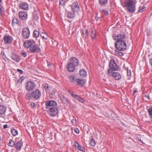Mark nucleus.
Listing matches in <instances>:
<instances>
[{
    "instance_id": "nucleus-37",
    "label": "nucleus",
    "mask_w": 152,
    "mask_h": 152,
    "mask_svg": "<svg viewBox=\"0 0 152 152\" xmlns=\"http://www.w3.org/2000/svg\"><path fill=\"white\" fill-rule=\"evenodd\" d=\"M89 144L92 146H94L96 144V142L93 139H91Z\"/></svg>"
},
{
    "instance_id": "nucleus-28",
    "label": "nucleus",
    "mask_w": 152,
    "mask_h": 152,
    "mask_svg": "<svg viewBox=\"0 0 152 152\" xmlns=\"http://www.w3.org/2000/svg\"><path fill=\"white\" fill-rule=\"evenodd\" d=\"M59 97L61 101L63 103L66 102L67 101L66 99L63 95H61L59 96Z\"/></svg>"
},
{
    "instance_id": "nucleus-54",
    "label": "nucleus",
    "mask_w": 152,
    "mask_h": 152,
    "mask_svg": "<svg viewBox=\"0 0 152 152\" xmlns=\"http://www.w3.org/2000/svg\"><path fill=\"white\" fill-rule=\"evenodd\" d=\"M8 126L7 124L4 125L3 126V128L4 129L7 128H8Z\"/></svg>"
},
{
    "instance_id": "nucleus-22",
    "label": "nucleus",
    "mask_w": 152,
    "mask_h": 152,
    "mask_svg": "<svg viewBox=\"0 0 152 152\" xmlns=\"http://www.w3.org/2000/svg\"><path fill=\"white\" fill-rule=\"evenodd\" d=\"M35 83L31 81H29V91H32L35 87Z\"/></svg>"
},
{
    "instance_id": "nucleus-5",
    "label": "nucleus",
    "mask_w": 152,
    "mask_h": 152,
    "mask_svg": "<svg viewBox=\"0 0 152 152\" xmlns=\"http://www.w3.org/2000/svg\"><path fill=\"white\" fill-rule=\"evenodd\" d=\"M126 35L125 33H122L119 34L117 36L113 35V37L115 40H124V39L125 38Z\"/></svg>"
},
{
    "instance_id": "nucleus-55",
    "label": "nucleus",
    "mask_w": 152,
    "mask_h": 152,
    "mask_svg": "<svg viewBox=\"0 0 152 152\" xmlns=\"http://www.w3.org/2000/svg\"><path fill=\"white\" fill-rule=\"evenodd\" d=\"M149 61L151 65L152 66V58H151L149 59Z\"/></svg>"
},
{
    "instance_id": "nucleus-38",
    "label": "nucleus",
    "mask_w": 152,
    "mask_h": 152,
    "mask_svg": "<svg viewBox=\"0 0 152 152\" xmlns=\"http://www.w3.org/2000/svg\"><path fill=\"white\" fill-rule=\"evenodd\" d=\"M37 12L36 11L34 12L33 15V17H34V19L36 20H37L39 18L38 16L37 15Z\"/></svg>"
},
{
    "instance_id": "nucleus-59",
    "label": "nucleus",
    "mask_w": 152,
    "mask_h": 152,
    "mask_svg": "<svg viewBox=\"0 0 152 152\" xmlns=\"http://www.w3.org/2000/svg\"><path fill=\"white\" fill-rule=\"evenodd\" d=\"M22 81V80H21L20 78L18 80V82L19 83H21Z\"/></svg>"
},
{
    "instance_id": "nucleus-64",
    "label": "nucleus",
    "mask_w": 152,
    "mask_h": 152,
    "mask_svg": "<svg viewBox=\"0 0 152 152\" xmlns=\"http://www.w3.org/2000/svg\"><path fill=\"white\" fill-rule=\"evenodd\" d=\"M48 66L49 67H50L51 66V64H49L48 65Z\"/></svg>"
},
{
    "instance_id": "nucleus-49",
    "label": "nucleus",
    "mask_w": 152,
    "mask_h": 152,
    "mask_svg": "<svg viewBox=\"0 0 152 152\" xmlns=\"http://www.w3.org/2000/svg\"><path fill=\"white\" fill-rule=\"evenodd\" d=\"M17 71L20 74H22L23 73V72L22 70L19 69H17Z\"/></svg>"
},
{
    "instance_id": "nucleus-33",
    "label": "nucleus",
    "mask_w": 152,
    "mask_h": 152,
    "mask_svg": "<svg viewBox=\"0 0 152 152\" xmlns=\"http://www.w3.org/2000/svg\"><path fill=\"white\" fill-rule=\"evenodd\" d=\"M91 37L93 39H95L96 37V33L95 31L92 30L91 32Z\"/></svg>"
},
{
    "instance_id": "nucleus-9",
    "label": "nucleus",
    "mask_w": 152,
    "mask_h": 152,
    "mask_svg": "<svg viewBox=\"0 0 152 152\" xmlns=\"http://www.w3.org/2000/svg\"><path fill=\"white\" fill-rule=\"evenodd\" d=\"M12 40V37L10 36L5 35L4 37V40L6 44H11Z\"/></svg>"
},
{
    "instance_id": "nucleus-46",
    "label": "nucleus",
    "mask_w": 152,
    "mask_h": 152,
    "mask_svg": "<svg viewBox=\"0 0 152 152\" xmlns=\"http://www.w3.org/2000/svg\"><path fill=\"white\" fill-rule=\"evenodd\" d=\"M76 121L75 119H73L71 121V122L73 124H76Z\"/></svg>"
},
{
    "instance_id": "nucleus-61",
    "label": "nucleus",
    "mask_w": 152,
    "mask_h": 152,
    "mask_svg": "<svg viewBox=\"0 0 152 152\" xmlns=\"http://www.w3.org/2000/svg\"><path fill=\"white\" fill-rule=\"evenodd\" d=\"M137 92V91L135 89L133 92V94H134Z\"/></svg>"
},
{
    "instance_id": "nucleus-4",
    "label": "nucleus",
    "mask_w": 152,
    "mask_h": 152,
    "mask_svg": "<svg viewBox=\"0 0 152 152\" xmlns=\"http://www.w3.org/2000/svg\"><path fill=\"white\" fill-rule=\"evenodd\" d=\"M41 93L40 91L38 89H36V91H32L30 95L29 98L30 99H33L35 100L38 99L41 96Z\"/></svg>"
},
{
    "instance_id": "nucleus-20",
    "label": "nucleus",
    "mask_w": 152,
    "mask_h": 152,
    "mask_svg": "<svg viewBox=\"0 0 152 152\" xmlns=\"http://www.w3.org/2000/svg\"><path fill=\"white\" fill-rule=\"evenodd\" d=\"M75 66L73 65L72 64L69 63L67 69L69 72H72L75 70Z\"/></svg>"
},
{
    "instance_id": "nucleus-12",
    "label": "nucleus",
    "mask_w": 152,
    "mask_h": 152,
    "mask_svg": "<svg viewBox=\"0 0 152 152\" xmlns=\"http://www.w3.org/2000/svg\"><path fill=\"white\" fill-rule=\"evenodd\" d=\"M23 35L24 38L26 39L28 38V28L25 27L23 28Z\"/></svg>"
},
{
    "instance_id": "nucleus-10",
    "label": "nucleus",
    "mask_w": 152,
    "mask_h": 152,
    "mask_svg": "<svg viewBox=\"0 0 152 152\" xmlns=\"http://www.w3.org/2000/svg\"><path fill=\"white\" fill-rule=\"evenodd\" d=\"M112 76L115 80L120 79L121 76L119 73L115 72H112L110 76Z\"/></svg>"
},
{
    "instance_id": "nucleus-1",
    "label": "nucleus",
    "mask_w": 152,
    "mask_h": 152,
    "mask_svg": "<svg viewBox=\"0 0 152 152\" xmlns=\"http://www.w3.org/2000/svg\"><path fill=\"white\" fill-rule=\"evenodd\" d=\"M121 4L129 12L133 13L134 12L135 10V5L133 0H126L124 2H122Z\"/></svg>"
},
{
    "instance_id": "nucleus-40",
    "label": "nucleus",
    "mask_w": 152,
    "mask_h": 152,
    "mask_svg": "<svg viewBox=\"0 0 152 152\" xmlns=\"http://www.w3.org/2000/svg\"><path fill=\"white\" fill-rule=\"evenodd\" d=\"M115 53L117 54L119 56H122L123 55V53L121 52L118 51L117 50H115Z\"/></svg>"
},
{
    "instance_id": "nucleus-25",
    "label": "nucleus",
    "mask_w": 152,
    "mask_h": 152,
    "mask_svg": "<svg viewBox=\"0 0 152 152\" xmlns=\"http://www.w3.org/2000/svg\"><path fill=\"white\" fill-rule=\"evenodd\" d=\"M15 24L19 25L20 24V23L17 19L14 18L12 20V26H15Z\"/></svg>"
},
{
    "instance_id": "nucleus-35",
    "label": "nucleus",
    "mask_w": 152,
    "mask_h": 152,
    "mask_svg": "<svg viewBox=\"0 0 152 152\" xmlns=\"http://www.w3.org/2000/svg\"><path fill=\"white\" fill-rule=\"evenodd\" d=\"M99 3L101 5H104L106 4L107 2V0H99Z\"/></svg>"
},
{
    "instance_id": "nucleus-58",
    "label": "nucleus",
    "mask_w": 152,
    "mask_h": 152,
    "mask_svg": "<svg viewBox=\"0 0 152 152\" xmlns=\"http://www.w3.org/2000/svg\"><path fill=\"white\" fill-rule=\"evenodd\" d=\"M20 78L21 79V80H22V81H23V80H24V79H25V77H24L22 76V77H21Z\"/></svg>"
},
{
    "instance_id": "nucleus-44",
    "label": "nucleus",
    "mask_w": 152,
    "mask_h": 152,
    "mask_svg": "<svg viewBox=\"0 0 152 152\" xmlns=\"http://www.w3.org/2000/svg\"><path fill=\"white\" fill-rule=\"evenodd\" d=\"M78 100L81 103H83L84 102V100L83 98L80 97Z\"/></svg>"
},
{
    "instance_id": "nucleus-50",
    "label": "nucleus",
    "mask_w": 152,
    "mask_h": 152,
    "mask_svg": "<svg viewBox=\"0 0 152 152\" xmlns=\"http://www.w3.org/2000/svg\"><path fill=\"white\" fill-rule=\"evenodd\" d=\"M145 97L146 98H147L148 100L150 99V96L148 94H146L145 96Z\"/></svg>"
},
{
    "instance_id": "nucleus-8",
    "label": "nucleus",
    "mask_w": 152,
    "mask_h": 152,
    "mask_svg": "<svg viewBox=\"0 0 152 152\" xmlns=\"http://www.w3.org/2000/svg\"><path fill=\"white\" fill-rule=\"evenodd\" d=\"M58 113V109L56 107H52L49 108V114L52 116L56 115Z\"/></svg>"
},
{
    "instance_id": "nucleus-7",
    "label": "nucleus",
    "mask_w": 152,
    "mask_h": 152,
    "mask_svg": "<svg viewBox=\"0 0 152 152\" xmlns=\"http://www.w3.org/2000/svg\"><path fill=\"white\" fill-rule=\"evenodd\" d=\"M71 7L73 12H77L79 11L80 7L76 1H75L71 5Z\"/></svg>"
},
{
    "instance_id": "nucleus-19",
    "label": "nucleus",
    "mask_w": 152,
    "mask_h": 152,
    "mask_svg": "<svg viewBox=\"0 0 152 152\" xmlns=\"http://www.w3.org/2000/svg\"><path fill=\"white\" fill-rule=\"evenodd\" d=\"M76 82L80 86H83L85 84V81L82 79H77L76 80Z\"/></svg>"
},
{
    "instance_id": "nucleus-36",
    "label": "nucleus",
    "mask_w": 152,
    "mask_h": 152,
    "mask_svg": "<svg viewBox=\"0 0 152 152\" xmlns=\"http://www.w3.org/2000/svg\"><path fill=\"white\" fill-rule=\"evenodd\" d=\"M23 45L25 48H28V40H27L23 44Z\"/></svg>"
},
{
    "instance_id": "nucleus-23",
    "label": "nucleus",
    "mask_w": 152,
    "mask_h": 152,
    "mask_svg": "<svg viewBox=\"0 0 152 152\" xmlns=\"http://www.w3.org/2000/svg\"><path fill=\"white\" fill-rule=\"evenodd\" d=\"M74 12H67V18L69 19L73 18L75 16Z\"/></svg>"
},
{
    "instance_id": "nucleus-48",
    "label": "nucleus",
    "mask_w": 152,
    "mask_h": 152,
    "mask_svg": "<svg viewBox=\"0 0 152 152\" xmlns=\"http://www.w3.org/2000/svg\"><path fill=\"white\" fill-rule=\"evenodd\" d=\"M74 131L77 134H78L79 133V129L77 128L75 129Z\"/></svg>"
},
{
    "instance_id": "nucleus-15",
    "label": "nucleus",
    "mask_w": 152,
    "mask_h": 152,
    "mask_svg": "<svg viewBox=\"0 0 152 152\" xmlns=\"http://www.w3.org/2000/svg\"><path fill=\"white\" fill-rule=\"evenodd\" d=\"M6 109V107L5 106L0 105V116L5 114Z\"/></svg>"
},
{
    "instance_id": "nucleus-27",
    "label": "nucleus",
    "mask_w": 152,
    "mask_h": 152,
    "mask_svg": "<svg viewBox=\"0 0 152 152\" xmlns=\"http://www.w3.org/2000/svg\"><path fill=\"white\" fill-rule=\"evenodd\" d=\"M36 44V42L33 39L29 40V48Z\"/></svg>"
},
{
    "instance_id": "nucleus-45",
    "label": "nucleus",
    "mask_w": 152,
    "mask_h": 152,
    "mask_svg": "<svg viewBox=\"0 0 152 152\" xmlns=\"http://www.w3.org/2000/svg\"><path fill=\"white\" fill-rule=\"evenodd\" d=\"M102 12H104L107 15L108 14V12L107 10H102Z\"/></svg>"
},
{
    "instance_id": "nucleus-47",
    "label": "nucleus",
    "mask_w": 152,
    "mask_h": 152,
    "mask_svg": "<svg viewBox=\"0 0 152 152\" xmlns=\"http://www.w3.org/2000/svg\"><path fill=\"white\" fill-rule=\"evenodd\" d=\"M45 88V90H47L48 89L49 86L48 84H46L44 86Z\"/></svg>"
},
{
    "instance_id": "nucleus-62",
    "label": "nucleus",
    "mask_w": 152,
    "mask_h": 152,
    "mask_svg": "<svg viewBox=\"0 0 152 152\" xmlns=\"http://www.w3.org/2000/svg\"><path fill=\"white\" fill-rule=\"evenodd\" d=\"M1 54L2 55H4L5 54V53L4 51H2L1 52Z\"/></svg>"
},
{
    "instance_id": "nucleus-11",
    "label": "nucleus",
    "mask_w": 152,
    "mask_h": 152,
    "mask_svg": "<svg viewBox=\"0 0 152 152\" xmlns=\"http://www.w3.org/2000/svg\"><path fill=\"white\" fill-rule=\"evenodd\" d=\"M78 61L77 58L74 57L71 58L69 63L76 66L78 65Z\"/></svg>"
},
{
    "instance_id": "nucleus-24",
    "label": "nucleus",
    "mask_w": 152,
    "mask_h": 152,
    "mask_svg": "<svg viewBox=\"0 0 152 152\" xmlns=\"http://www.w3.org/2000/svg\"><path fill=\"white\" fill-rule=\"evenodd\" d=\"M80 75L81 77H85L87 75V73L86 71L84 70H81L79 71Z\"/></svg>"
},
{
    "instance_id": "nucleus-17",
    "label": "nucleus",
    "mask_w": 152,
    "mask_h": 152,
    "mask_svg": "<svg viewBox=\"0 0 152 152\" xmlns=\"http://www.w3.org/2000/svg\"><path fill=\"white\" fill-rule=\"evenodd\" d=\"M28 4L25 2H21L19 4L20 7L22 9L24 10H27L28 9Z\"/></svg>"
},
{
    "instance_id": "nucleus-32",
    "label": "nucleus",
    "mask_w": 152,
    "mask_h": 152,
    "mask_svg": "<svg viewBox=\"0 0 152 152\" xmlns=\"http://www.w3.org/2000/svg\"><path fill=\"white\" fill-rule=\"evenodd\" d=\"M11 132L13 136H15L18 134V131L14 129H12L11 130Z\"/></svg>"
},
{
    "instance_id": "nucleus-53",
    "label": "nucleus",
    "mask_w": 152,
    "mask_h": 152,
    "mask_svg": "<svg viewBox=\"0 0 152 152\" xmlns=\"http://www.w3.org/2000/svg\"><path fill=\"white\" fill-rule=\"evenodd\" d=\"M144 9H145V7L143 8L142 9H140L139 10V12H142L144 10Z\"/></svg>"
},
{
    "instance_id": "nucleus-6",
    "label": "nucleus",
    "mask_w": 152,
    "mask_h": 152,
    "mask_svg": "<svg viewBox=\"0 0 152 152\" xmlns=\"http://www.w3.org/2000/svg\"><path fill=\"white\" fill-rule=\"evenodd\" d=\"M29 48V51L32 53H39L41 51L40 48L37 44Z\"/></svg>"
},
{
    "instance_id": "nucleus-34",
    "label": "nucleus",
    "mask_w": 152,
    "mask_h": 152,
    "mask_svg": "<svg viewBox=\"0 0 152 152\" xmlns=\"http://www.w3.org/2000/svg\"><path fill=\"white\" fill-rule=\"evenodd\" d=\"M40 36L43 39H47L48 38V35L45 33L42 32L40 34Z\"/></svg>"
},
{
    "instance_id": "nucleus-2",
    "label": "nucleus",
    "mask_w": 152,
    "mask_h": 152,
    "mask_svg": "<svg viewBox=\"0 0 152 152\" xmlns=\"http://www.w3.org/2000/svg\"><path fill=\"white\" fill-rule=\"evenodd\" d=\"M109 66L110 68L108 69L107 73L109 75H110L111 72L113 71H117L119 68L117 65L115 61L113 59L110 60Z\"/></svg>"
},
{
    "instance_id": "nucleus-16",
    "label": "nucleus",
    "mask_w": 152,
    "mask_h": 152,
    "mask_svg": "<svg viewBox=\"0 0 152 152\" xmlns=\"http://www.w3.org/2000/svg\"><path fill=\"white\" fill-rule=\"evenodd\" d=\"M23 146V143L20 141H19L17 142L15 144V147L16 148L17 150L18 151L21 149V147Z\"/></svg>"
},
{
    "instance_id": "nucleus-63",
    "label": "nucleus",
    "mask_w": 152,
    "mask_h": 152,
    "mask_svg": "<svg viewBox=\"0 0 152 152\" xmlns=\"http://www.w3.org/2000/svg\"><path fill=\"white\" fill-rule=\"evenodd\" d=\"M88 33V30L87 29H86V34Z\"/></svg>"
},
{
    "instance_id": "nucleus-13",
    "label": "nucleus",
    "mask_w": 152,
    "mask_h": 152,
    "mask_svg": "<svg viewBox=\"0 0 152 152\" xmlns=\"http://www.w3.org/2000/svg\"><path fill=\"white\" fill-rule=\"evenodd\" d=\"M45 105L47 106H56L57 105V103L53 100L48 101L45 103Z\"/></svg>"
},
{
    "instance_id": "nucleus-14",
    "label": "nucleus",
    "mask_w": 152,
    "mask_h": 152,
    "mask_svg": "<svg viewBox=\"0 0 152 152\" xmlns=\"http://www.w3.org/2000/svg\"><path fill=\"white\" fill-rule=\"evenodd\" d=\"M19 15L21 19L24 20L27 18L28 14L25 12H20L19 13Z\"/></svg>"
},
{
    "instance_id": "nucleus-57",
    "label": "nucleus",
    "mask_w": 152,
    "mask_h": 152,
    "mask_svg": "<svg viewBox=\"0 0 152 152\" xmlns=\"http://www.w3.org/2000/svg\"><path fill=\"white\" fill-rule=\"evenodd\" d=\"M71 96H72L74 98V97H75V96H76V94H73V93H71Z\"/></svg>"
},
{
    "instance_id": "nucleus-42",
    "label": "nucleus",
    "mask_w": 152,
    "mask_h": 152,
    "mask_svg": "<svg viewBox=\"0 0 152 152\" xmlns=\"http://www.w3.org/2000/svg\"><path fill=\"white\" fill-rule=\"evenodd\" d=\"M127 75L129 77H130L131 75V72L130 70H128L127 71Z\"/></svg>"
},
{
    "instance_id": "nucleus-52",
    "label": "nucleus",
    "mask_w": 152,
    "mask_h": 152,
    "mask_svg": "<svg viewBox=\"0 0 152 152\" xmlns=\"http://www.w3.org/2000/svg\"><path fill=\"white\" fill-rule=\"evenodd\" d=\"M80 97V96L79 95H76L74 98L78 100Z\"/></svg>"
},
{
    "instance_id": "nucleus-51",
    "label": "nucleus",
    "mask_w": 152,
    "mask_h": 152,
    "mask_svg": "<svg viewBox=\"0 0 152 152\" xmlns=\"http://www.w3.org/2000/svg\"><path fill=\"white\" fill-rule=\"evenodd\" d=\"M3 10H2L1 7H0V15H1L2 13L3 12Z\"/></svg>"
},
{
    "instance_id": "nucleus-43",
    "label": "nucleus",
    "mask_w": 152,
    "mask_h": 152,
    "mask_svg": "<svg viewBox=\"0 0 152 152\" xmlns=\"http://www.w3.org/2000/svg\"><path fill=\"white\" fill-rule=\"evenodd\" d=\"M64 0H60L59 2V4L62 5H63L64 4Z\"/></svg>"
},
{
    "instance_id": "nucleus-39",
    "label": "nucleus",
    "mask_w": 152,
    "mask_h": 152,
    "mask_svg": "<svg viewBox=\"0 0 152 152\" xmlns=\"http://www.w3.org/2000/svg\"><path fill=\"white\" fill-rule=\"evenodd\" d=\"M35 107V104L34 102H31L30 103V107L31 108H34Z\"/></svg>"
},
{
    "instance_id": "nucleus-31",
    "label": "nucleus",
    "mask_w": 152,
    "mask_h": 152,
    "mask_svg": "<svg viewBox=\"0 0 152 152\" xmlns=\"http://www.w3.org/2000/svg\"><path fill=\"white\" fill-rule=\"evenodd\" d=\"M15 143L14 142V141H13L12 140H10L9 141V142L8 144V145L9 146L11 147H13L15 145Z\"/></svg>"
},
{
    "instance_id": "nucleus-26",
    "label": "nucleus",
    "mask_w": 152,
    "mask_h": 152,
    "mask_svg": "<svg viewBox=\"0 0 152 152\" xmlns=\"http://www.w3.org/2000/svg\"><path fill=\"white\" fill-rule=\"evenodd\" d=\"M69 79L71 82L74 83L75 81L76 82V80L77 79H76V77L75 76L72 75L69 76Z\"/></svg>"
},
{
    "instance_id": "nucleus-18",
    "label": "nucleus",
    "mask_w": 152,
    "mask_h": 152,
    "mask_svg": "<svg viewBox=\"0 0 152 152\" xmlns=\"http://www.w3.org/2000/svg\"><path fill=\"white\" fill-rule=\"evenodd\" d=\"M11 58L12 59L17 62H18L20 61V58L15 53H12L11 55Z\"/></svg>"
},
{
    "instance_id": "nucleus-3",
    "label": "nucleus",
    "mask_w": 152,
    "mask_h": 152,
    "mask_svg": "<svg viewBox=\"0 0 152 152\" xmlns=\"http://www.w3.org/2000/svg\"><path fill=\"white\" fill-rule=\"evenodd\" d=\"M115 45V48L119 51L125 50L127 47L126 44L124 40L117 41Z\"/></svg>"
},
{
    "instance_id": "nucleus-56",
    "label": "nucleus",
    "mask_w": 152,
    "mask_h": 152,
    "mask_svg": "<svg viewBox=\"0 0 152 152\" xmlns=\"http://www.w3.org/2000/svg\"><path fill=\"white\" fill-rule=\"evenodd\" d=\"M28 81L27 82V84H26V89H27V90L28 91Z\"/></svg>"
},
{
    "instance_id": "nucleus-41",
    "label": "nucleus",
    "mask_w": 152,
    "mask_h": 152,
    "mask_svg": "<svg viewBox=\"0 0 152 152\" xmlns=\"http://www.w3.org/2000/svg\"><path fill=\"white\" fill-rule=\"evenodd\" d=\"M21 54L22 56L24 57H26L27 56V54L26 53L23 51H22L21 52Z\"/></svg>"
},
{
    "instance_id": "nucleus-29",
    "label": "nucleus",
    "mask_w": 152,
    "mask_h": 152,
    "mask_svg": "<svg viewBox=\"0 0 152 152\" xmlns=\"http://www.w3.org/2000/svg\"><path fill=\"white\" fill-rule=\"evenodd\" d=\"M39 32L37 30H34L33 32V36L34 37H37L39 36Z\"/></svg>"
},
{
    "instance_id": "nucleus-21",
    "label": "nucleus",
    "mask_w": 152,
    "mask_h": 152,
    "mask_svg": "<svg viewBox=\"0 0 152 152\" xmlns=\"http://www.w3.org/2000/svg\"><path fill=\"white\" fill-rule=\"evenodd\" d=\"M76 144H75V146L76 147H77L79 150L83 152H85V150L83 147L81 145L79 144L77 142H76Z\"/></svg>"
},
{
    "instance_id": "nucleus-60",
    "label": "nucleus",
    "mask_w": 152,
    "mask_h": 152,
    "mask_svg": "<svg viewBox=\"0 0 152 152\" xmlns=\"http://www.w3.org/2000/svg\"><path fill=\"white\" fill-rule=\"evenodd\" d=\"M26 97L27 99H28V95L27 94H26Z\"/></svg>"
},
{
    "instance_id": "nucleus-30",
    "label": "nucleus",
    "mask_w": 152,
    "mask_h": 152,
    "mask_svg": "<svg viewBox=\"0 0 152 152\" xmlns=\"http://www.w3.org/2000/svg\"><path fill=\"white\" fill-rule=\"evenodd\" d=\"M148 113L150 117L152 118V107H150L148 110Z\"/></svg>"
}]
</instances>
